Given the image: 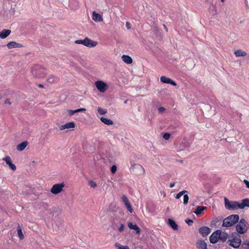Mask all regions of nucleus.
<instances>
[{"instance_id": "obj_42", "label": "nucleus", "mask_w": 249, "mask_h": 249, "mask_svg": "<svg viewBox=\"0 0 249 249\" xmlns=\"http://www.w3.org/2000/svg\"><path fill=\"white\" fill-rule=\"evenodd\" d=\"M124 225L123 224H121L120 227L119 228V231L122 232L124 231Z\"/></svg>"}, {"instance_id": "obj_36", "label": "nucleus", "mask_w": 249, "mask_h": 249, "mask_svg": "<svg viewBox=\"0 0 249 249\" xmlns=\"http://www.w3.org/2000/svg\"><path fill=\"white\" fill-rule=\"evenodd\" d=\"M68 113L69 116H72L74 114L76 113H78V111L77 109L75 110H71V109H69L68 110Z\"/></svg>"}, {"instance_id": "obj_23", "label": "nucleus", "mask_w": 249, "mask_h": 249, "mask_svg": "<svg viewBox=\"0 0 249 249\" xmlns=\"http://www.w3.org/2000/svg\"><path fill=\"white\" fill-rule=\"evenodd\" d=\"M123 61L126 64H129L132 63V59L130 56L127 55H123L122 56Z\"/></svg>"}, {"instance_id": "obj_10", "label": "nucleus", "mask_w": 249, "mask_h": 249, "mask_svg": "<svg viewBox=\"0 0 249 249\" xmlns=\"http://www.w3.org/2000/svg\"><path fill=\"white\" fill-rule=\"evenodd\" d=\"M97 44V42L96 41H93L88 37H86L85 38V43H84V45L89 47L92 48L95 47Z\"/></svg>"}, {"instance_id": "obj_3", "label": "nucleus", "mask_w": 249, "mask_h": 249, "mask_svg": "<svg viewBox=\"0 0 249 249\" xmlns=\"http://www.w3.org/2000/svg\"><path fill=\"white\" fill-rule=\"evenodd\" d=\"M239 220V216L238 214H231L225 218L222 223V226L229 227L233 226Z\"/></svg>"}, {"instance_id": "obj_7", "label": "nucleus", "mask_w": 249, "mask_h": 249, "mask_svg": "<svg viewBox=\"0 0 249 249\" xmlns=\"http://www.w3.org/2000/svg\"><path fill=\"white\" fill-rule=\"evenodd\" d=\"M95 85L98 90L101 92H104L107 89V85L102 81H97L95 82Z\"/></svg>"}, {"instance_id": "obj_35", "label": "nucleus", "mask_w": 249, "mask_h": 249, "mask_svg": "<svg viewBox=\"0 0 249 249\" xmlns=\"http://www.w3.org/2000/svg\"><path fill=\"white\" fill-rule=\"evenodd\" d=\"M3 160L5 161L6 163L8 165L10 163L12 162L11 160V158L9 156H7L4 157Z\"/></svg>"}, {"instance_id": "obj_44", "label": "nucleus", "mask_w": 249, "mask_h": 249, "mask_svg": "<svg viewBox=\"0 0 249 249\" xmlns=\"http://www.w3.org/2000/svg\"><path fill=\"white\" fill-rule=\"evenodd\" d=\"M158 110H159V112L162 113L165 110V108L163 107H160L158 108Z\"/></svg>"}, {"instance_id": "obj_14", "label": "nucleus", "mask_w": 249, "mask_h": 249, "mask_svg": "<svg viewBox=\"0 0 249 249\" xmlns=\"http://www.w3.org/2000/svg\"><path fill=\"white\" fill-rule=\"evenodd\" d=\"M92 20L95 22L102 21L103 20L102 16L100 14L97 13L95 11H93L92 12Z\"/></svg>"}, {"instance_id": "obj_13", "label": "nucleus", "mask_w": 249, "mask_h": 249, "mask_svg": "<svg viewBox=\"0 0 249 249\" xmlns=\"http://www.w3.org/2000/svg\"><path fill=\"white\" fill-rule=\"evenodd\" d=\"M75 127V124L73 122H70L67 123L63 125L60 126L59 128L60 130H64L65 129L73 128Z\"/></svg>"}, {"instance_id": "obj_12", "label": "nucleus", "mask_w": 249, "mask_h": 249, "mask_svg": "<svg viewBox=\"0 0 249 249\" xmlns=\"http://www.w3.org/2000/svg\"><path fill=\"white\" fill-rule=\"evenodd\" d=\"M160 81L163 83L169 84L173 86H177V83L172 79L167 77L165 76L160 77Z\"/></svg>"}, {"instance_id": "obj_32", "label": "nucleus", "mask_w": 249, "mask_h": 249, "mask_svg": "<svg viewBox=\"0 0 249 249\" xmlns=\"http://www.w3.org/2000/svg\"><path fill=\"white\" fill-rule=\"evenodd\" d=\"M186 193H188V191H187L186 190H183V191L180 192L179 193H178V194H177V195L175 197L176 198L179 199L182 195H184V194H185Z\"/></svg>"}, {"instance_id": "obj_26", "label": "nucleus", "mask_w": 249, "mask_h": 249, "mask_svg": "<svg viewBox=\"0 0 249 249\" xmlns=\"http://www.w3.org/2000/svg\"><path fill=\"white\" fill-rule=\"evenodd\" d=\"M234 54L236 57L245 56L247 54L246 52L241 49L235 51Z\"/></svg>"}, {"instance_id": "obj_1", "label": "nucleus", "mask_w": 249, "mask_h": 249, "mask_svg": "<svg viewBox=\"0 0 249 249\" xmlns=\"http://www.w3.org/2000/svg\"><path fill=\"white\" fill-rule=\"evenodd\" d=\"M242 240L241 236L236 232L232 233L230 238L228 240V245L234 249L238 248L241 245Z\"/></svg>"}, {"instance_id": "obj_41", "label": "nucleus", "mask_w": 249, "mask_h": 249, "mask_svg": "<svg viewBox=\"0 0 249 249\" xmlns=\"http://www.w3.org/2000/svg\"><path fill=\"white\" fill-rule=\"evenodd\" d=\"M8 166L9 167L13 170H15L16 169V165L13 164L12 162L10 163Z\"/></svg>"}, {"instance_id": "obj_11", "label": "nucleus", "mask_w": 249, "mask_h": 249, "mask_svg": "<svg viewBox=\"0 0 249 249\" xmlns=\"http://www.w3.org/2000/svg\"><path fill=\"white\" fill-rule=\"evenodd\" d=\"M211 231V229L206 226H203L199 228V232L203 237L207 236Z\"/></svg>"}, {"instance_id": "obj_28", "label": "nucleus", "mask_w": 249, "mask_h": 249, "mask_svg": "<svg viewBox=\"0 0 249 249\" xmlns=\"http://www.w3.org/2000/svg\"><path fill=\"white\" fill-rule=\"evenodd\" d=\"M17 232H18V235L19 238L20 240H22L24 238V236L22 232V229H21V227L19 226V225H18V226L17 227Z\"/></svg>"}, {"instance_id": "obj_21", "label": "nucleus", "mask_w": 249, "mask_h": 249, "mask_svg": "<svg viewBox=\"0 0 249 249\" xmlns=\"http://www.w3.org/2000/svg\"><path fill=\"white\" fill-rule=\"evenodd\" d=\"M240 209H243L245 207H249V198H245L242 200L241 203H239Z\"/></svg>"}, {"instance_id": "obj_33", "label": "nucleus", "mask_w": 249, "mask_h": 249, "mask_svg": "<svg viewBox=\"0 0 249 249\" xmlns=\"http://www.w3.org/2000/svg\"><path fill=\"white\" fill-rule=\"evenodd\" d=\"M189 196L187 194H185L183 196V204L186 205L188 204L189 201Z\"/></svg>"}, {"instance_id": "obj_15", "label": "nucleus", "mask_w": 249, "mask_h": 249, "mask_svg": "<svg viewBox=\"0 0 249 249\" xmlns=\"http://www.w3.org/2000/svg\"><path fill=\"white\" fill-rule=\"evenodd\" d=\"M196 247L198 249H207V244L204 240H198L196 242Z\"/></svg>"}, {"instance_id": "obj_43", "label": "nucleus", "mask_w": 249, "mask_h": 249, "mask_svg": "<svg viewBox=\"0 0 249 249\" xmlns=\"http://www.w3.org/2000/svg\"><path fill=\"white\" fill-rule=\"evenodd\" d=\"M244 182L246 184V187L248 188H249V181L248 180H246V179H244Z\"/></svg>"}, {"instance_id": "obj_48", "label": "nucleus", "mask_w": 249, "mask_h": 249, "mask_svg": "<svg viewBox=\"0 0 249 249\" xmlns=\"http://www.w3.org/2000/svg\"><path fill=\"white\" fill-rule=\"evenodd\" d=\"M175 185V182L171 183L169 185V187H170V188H173V187H174Z\"/></svg>"}, {"instance_id": "obj_49", "label": "nucleus", "mask_w": 249, "mask_h": 249, "mask_svg": "<svg viewBox=\"0 0 249 249\" xmlns=\"http://www.w3.org/2000/svg\"><path fill=\"white\" fill-rule=\"evenodd\" d=\"M38 87L40 88H43L44 87L43 85L42 84H38Z\"/></svg>"}, {"instance_id": "obj_2", "label": "nucleus", "mask_w": 249, "mask_h": 249, "mask_svg": "<svg viewBox=\"0 0 249 249\" xmlns=\"http://www.w3.org/2000/svg\"><path fill=\"white\" fill-rule=\"evenodd\" d=\"M32 75L36 78H43L46 75V69L41 65H36L32 68Z\"/></svg>"}, {"instance_id": "obj_51", "label": "nucleus", "mask_w": 249, "mask_h": 249, "mask_svg": "<svg viewBox=\"0 0 249 249\" xmlns=\"http://www.w3.org/2000/svg\"><path fill=\"white\" fill-rule=\"evenodd\" d=\"M237 114L239 115V120H241L242 114L241 113H239V114L237 113Z\"/></svg>"}, {"instance_id": "obj_18", "label": "nucleus", "mask_w": 249, "mask_h": 249, "mask_svg": "<svg viewBox=\"0 0 249 249\" xmlns=\"http://www.w3.org/2000/svg\"><path fill=\"white\" fill-rule=\"evenodd\" d=\"M218 234L219 235V240L221 241L222 242H225L228 237V234L227 233L225 232H222L221 231L219 230L218 232Z\"/></svg>"}, {"instance_id": "obj_25", "label": "nucleus", "mask_w": 249, "mask_h": 249, "mask_svg": "<svg viewBox=\"0 0 249 249\" xmlns=\"http://www.w3.org/2000/svg\"><path fill=\"white\" fill-rule=\"evenodd\" d=\"M206 207L199 206L197 207L194 212L196 215H199L204 210L206 209Z\"/></svg>"}, {"instance_id": "obj_24", "label": "nucleus", "mask_w": 249, "mask_h": 249, "mask_svg": "<svg viewBox=\"0 0 249 249\" xmlns=\"http://www.w3.org/2000/svg\"><path fill=\"white\" fill-rule=\"evenodd\" d=\"M168 224L174 230H178V225L176 223L174 220L171 219H169Z\"/></svg>"}, {"instance_id": "obj_6", "label": "nucleus", "mask_w": 249, "mask_h": 249, "mask_svg": "<svg viewBox=\"0 0 249 249\" xmlns=\"http://www.w3.org/2000/svg\"><path fill=\"white\" fill-rule=\"evenodd\" d=\"M65 186L64 183H57L54 184L51 189V192L54 195L58 194L63 190V188Z\"/></svg>"}, {"instance_id": "obj_40", "label": "nucleus", "mask_w": 249, "mask_h": 249, "mask_svg": "<svg viewBox=\"0 0 249 249\" xmlns=\"http://www.w3.org/2000/svg\"><path fill=\"white\" fill-rule=\"evenodd\" d=\"M185 222L189 225V226H191L192 225V224L193 223V221L190 219H189V218H187L186 220H185Z\"/></svg>"}, {"instance_id": "obj_9", "label": "nucleus", "mask_w": 249, "mask_h": 249, "mask_svg": "<svg viewBox=\"0 0 249 249\" xmlns=\"http://www.w3.org/2000/svg\"><path fill=\"white\" fill-rule=\"evenodd\" d=\"M122 200L123 202H124V204L125 205L126 208L128 210V211L130 213H132L133 212V209L131 207V205L130 204V203L126 197V196L123 195L122 197Z\"/></svg>"}, {"instance_id": "obj_30", "label": "nucleus", "mask_w": 249, "mask_h": 249, "mask_svg": "<svg viewBox=\"0 0 249 249\" xmlns=\"http://www.w3.org/2000/svg\"><path fill=\"white\" fill-rule=\"evenodd\" d=\"M115 246L118 248V249H129L128 246H122L118 243H116L115 244Z\"/></svg>"}, {"instance_id": "obj_37", "label": "nucleus", "mask_w": 249, "mask_h": 249, "mask_svg": "<svg viewBox=\"0 0 249 249\" xmlns=\"http://www.w3.org/2000/svg\"><path fill=\"white\" fill-rule=\"evenodd\" d=\"M110 171L112 174L115 173L117 171V166L115 165H113L110 168Z\"/></svg>"}, {"instance_id": "obj_29", "label": "nucleus", "mask_w": 249, "mask_h": 249, "mask_svg": "<svg viewBox=\"0 0 249 249\" xmlns=\"http://www.w3.org/2000/svg\"><path fill=\"white\" fill-rule=\"evenodd\" d=\"M241 249H249V241H244L241 245Z\"/></svg>"}, {"instance_id": "obj_4", "label": "nucleus", "mask_w": 249, "mask_h": 249, "mask_svg": "<svg viewBox=\"0 0 249 249\" xmlns=\"http://www.w3.org/2000/svg\"><path fill=\"white\" fill-rule=\"evenodd\" d=\"M225 207L229 211L240 209L239 202L236 201H230L228 198H224Z\"/></svg>"}, {"instance_id": "obj_31", "label": "nucleus", "mask_w": 249, "mask_h": 249, "mask_svg": "<svg viewBox=\"0 0 249 249\" xmlns=\"http://www.w3.org/2000/svg\"><path fill=\"white\" fill-rule=\"evenodd\" d=\"M98 113L101 115H104L107 113V110L99 107L97 109Z\"/></svg>"}, {"instance_id": "obj_34", "label": "nucleus", "mask_w": 249, "mask_h": 249, "mask_svg": "<svg viewBox=\"0 0 249 249\" xmlns=\"http://www.w3.org/2000/svg\"><path fill=\"white\" fill-rule=\"evenodd\" d=\"M88 184L92 188H96L97 187L96 183L93 180H89L88 182Z\"/></svg>"}, {"instance_id": "obj_39", "label": "nucleus", "mask_w": 249, "mask_h": 249, "mask_svg": "<svg viewBox=\"0 0 249 249\" xmlns=\"http://www.w3.org/2000/svg\"><path fill=\"white\" fill-rule=\"evenodd\" d=\"M84 43H85V39L83 40L79 39V40H76L75 41V43H76V44L84 45Z\"/></svg>"}, {"instance_id": "obj_19", "label": "nucleus", "mask_w": 249, "mask_h": 249, "mask_svg": "<svg viewBox=\"0 0 249 249\" xmlns=\"http://www.w3.org/2000/svg\"><path fill=\"white\" fill-rule=\"evenodd\" d=\"M128 227L130 229L135 230L137 233L139 234L141 232L140 228L136 224L130 222L128 223Z\"/></svg>"}, {"instance_id": "obj_38", "label": "nucleus", "mask_w": 249, "mask_h": 249, "mask_svg": "<svg viewBox=\"0 0 249 249\" xmlns=\"http://www.w3.org/2000/svg\"><path fill=\"white\" fill-rule=\"evenodd\" d=\"M170 137V134L168 133H165L163 135V138L166 140H168L169 139Z\"/></svg>"}, {"instance_id": "obj_8", "label": "nucleus", "mask_w": 249, "mask_h": 249, "mask_svg": "<svg viewBox=\"0 0 249 249\" xmlns=\"http://www.w3.org/2000/svg\"><path fill=\"white\" fill-rule=\"evenodd\" d=\"M219 230H217L213 232L210 236V241L212 244H215L219 240V235L218 232Z\"/></svg>"}, {"instance_id": "obj_53", "label": "nucleus", "mask_w": 249, "mask_h": 249, "mask_svg": "<svg viewBox=\"0 0 249 249\" xmlns=\"http://www.w3.org/2000/svg\"><path fill=\"white\" fill-rule=\"evenodd\" d=\"M222 2H223L225 0H221Z\"/></svg>"}, {"instance_id": "obj_52", "label": "nucleus", "mask_w": 249, "mask_h": 249, "mask_svg": "<svg viewBox=\"0 0 249 249\" xmlns=\"http://www.w3.org/2000/svg\"><path fill=\"white\" fill-rule=\"evenodd\" d=\"M127 102V100H125V101H124V104H126Z\"/></svg>"}, {"instance_id": "obj_46", "label": "nucleus", "mask_w": 249, "mask_h": 249, "mask_svg": "<svg viewBox=\"0 0 249 249\" xmlns=\"http://www.w3.org/2000/svg\"><path fill=\"white\" fill-rule=\"evenodd\" d=\"M4 103L6 104H9V105H11V102L10 101V100L9 99H7L5 102H4Z\"/></svg>"}, {"instance_id": "obj_27", "label": "nucleus", "mask_w": 249, "mask_h": 249, "mask_svg": "<svg viewBox=\"0 0 249 249\" xmlns=\"http://www.w3.org/2000/svg\"><path fill=\"white\" fill-rule=\"evenodd\" d=\"M100 120L102 123L107 125H112L113 124V121L109 119H107L104 117H101Z\"/></svg>"}, {"instance_id": "obj_50", "label": "nucleus", "mask_w": 249, "mask_h": 249, "mask_svg": "<svg viewBox=\"0 0 249 249\" xmlns=\"http://www.w3.org/2000/svg\"><path fill=\"white\" fill-rule=\"evenodd\" d=\"M163 26H164V29L166 30V32H167L168 31L167 28L166 27V26L165 25H164Z\"/></svg>"}, {"instance_id": "obj_45", "label": "nucleus", "mask_w": 249, "mask_h": 249, "mask_svg": "<svg viewBox=\"0 0 249 249\" xmlns=\"http://www.w3.org/2000/svg\"><path fill=\"white\" fill-rule=\"evenodd\" d=\"M77 110L78 111V112H84V111H86V109L84 108H80L77 109Z\"/></svg>"}, {"instance_id": "obj_5", "label": "nucleus", "mask_w": 249, "mask_h": 249, "mask_svg": "<svg viewBox=\"0 0 249 249\" xmlns=\"http://www.w3.org/2000/svg\"><path fill=\"white\" fill-rule=\"evenodd\" d=\"M237 233L244 234L247 232L248 227L247 226V222L244 219H241L239 222L236 226Z\"/></svg>"}, {"instance_id": "obj_22", "label": "nucleus", "mask_w": 249, "mask_h": 249, "mask_svg": "<svg viewBox=\"0 0 249 249\" xmlns=\"http://www.w3.org/2000/svg\"><path fill=\"white\" fill-rule=\"evenodd\" d=\"M28 142L27 141H24L17 146V149L19 151L23 150L27 146Z\"/></svg>"}, {"instance_id": "obj_16", "label": "nucleus", "mask_w": 249, "mask_h": 249, "mask_svg": "<svg viewBox=\"0 0 249 249\" xmlns=\"http://www.w3.org/2000/svg\"><path fill=\"white\" fill-rule=\"evenodd\" d=\"M7 46L9 49H12L15 48H20L23 46L21 44L17 43L16 42L11 41L7 44Z\"/></svg>"}, {"instance_id": "obj_17", "label": "nucleus", "mask_w": 249, "mask_h": 249, "mask_svg": "<svg viewBox=\"0 0 249 249\" xmlns=\"http://www.w3.org/2000/svg\"><path fill=\"white\" fill-rule=\"evenodd\" d=\"M47 81L49 83L54 84L59 81V78L53 75H51L47 78Z\"/></svg>"}, {"instance_id": "obj_20", "label": "nucleus", "mask_w": 249, "mask_h": 249, "mask_svg": "<svg viewBox=\"0 0 249 249\" xmlns=\"http://www.w3.org/2000/svg\"><path fill=\"white\" fill-rule=\"evenodd\" d=\"M11 33V30H6V29H3L0 32V38L2 39L5 38L6 37H7Z\"/></svg>"}, {"instance_id": "obj_47", "label": "nucleus", "mask_w": 249, "mask_h": 249, "mask_svg": "<svg viewBox=\"0 0 249 249\" xmlns=\"http://www.w3.org/2000/svg\"><path fill=\"white\" fill-rule=\"evenodd\" d=\"M126 26L128 29H130V24L129 22H127L126 23Z\"/></svg>"}]
</instances>
